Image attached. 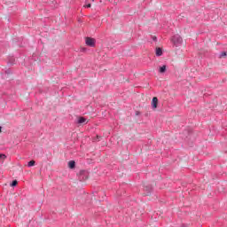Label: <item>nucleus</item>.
<instances>
[{
  "label": "nucleus",
  "instance_id": "obj_16",
  "mask_svg": "<svg viewBox=\"0 0 227 227\" xmlns=\"http://www.w3.org/2000/svg\"><path fill=\"white\" fill-rule=\"evenodd\" d=\"M1 130H3V127L0 126V132H1Z\"/></svg>",
  "mask_w": 227,
  "mask_h": 227
},
{
  "label": "nucleus",
  "instance_id": "obj_15",
  "mask_svg": "<svg viewBox=\"0 0 227 227\" xmlns=\"http://www.w3.org/2000/svg\"><path fill=\"white\" fill-rule=\"evenodd\" d=\"M88 179V176H85V178L84 177H82V180H87Z\"/></svg>",
  "mask_w": 227,
  "mask_h": 227
},
{
  "label": "nucleus",
  "instance_id": "obj_8",
  "mask_svg": "<svg viewBox=\"0 0 227 227\" xmlns=\"http://www.w3.org/2000/svg\"><path fill=\"white\" fill-rule=\"evenodd\" d=\"M35 164H36V162L35 160H30L27 164L28 168H33V166H35Z\"/></svg>",
  "mask_w": 227,
  "mask_h": 227
},
{
  "label": "nucleus",
  "instance_id": "obj_11",
  "mask_svg": "<svg viewBox=\"0 0 227 227\" xmlns=\"http://www.w3.org/2000/svg\"><path fill=\"white\" fill-rule=\"evenodd\" d=\"M224 56H226V52L223 51L222 53H220V58H224Z\"/></svg>",
  "mask_w": 227,
  "mask_h": 227
},
{
  "label": "nucleus",
  "instance_id": "obj_4",
  "mask_svg": "<svg viewBox=\"0 0 227 227\" xmlns=\"http://www.w3.org/2000/svg\"><path fill=\"white\" fill-rule=\"evenodd\" d=\"M158 104H159V98H157V97L153 98V102H152L153 109H157Z\"/></svg>",
  "mask_w": 227,
  "mask_h": 227
},
{
  "label": "nucleus",
  "instance_id": "obj_14",
  "mask_svg": "<svg viewBox=\"0 0 227 227\" xmlns=\"http://www.w3.org/2000/svg\"><path fill=\"white\" fill-rule=\"evenodd\" d=\"M153 40L154 41V42H157V38L154 36V37H153Z\"/></svg>",
  "mask_w": 227,
  "mask_h": 227
},
{
  "label": "nucleus",
  "instance_id": "obj_10",
  "mask_svg": "<svg viewBox=\"0 0 227 227\" xmlns=\"http://www.w3.org/2000/svg\"><path fill=\"white\" fill-rule=\"evenodd\" d=\"M17 184H18L17 180H13L11 184V187H17Z\"/></svg>",
  "mask_w": 227,
  "mask_h": 227
},
{
  "label": "nucleus",
  "instance_id": "obj_3",
  "mask_svg": "<svg viewBox=\"0 0 227 227\" xmlns=\"http://www.w3.org/2000/svg\"><path fill=\"white\" fill-rule=\"evenodd\" d=\"M152 191H153V188L152 185L147 184L145 186V196H150L152 194Z\"/></svg>",
  "mask_w": 227,
  "mask_h": 227
},
{
  "label": "nucleus",
  "instance_id": "obj_6",
  "mask_svg": "<svg viewBox=\"0 0 227 227\" xmlns=\"http://www.w3.org/2000/svg\"><path fill=\"white\" fill-rule=\"evenodd\" d=\"M68 168H70V169H74V168H75V161L74 160H70L68 162Z\"/></svg>",
  "mask_w": 227,
  "mask_h": 227
},
{
  "label": "nucleus",
  "instance_id": "obj_18",
  "mask_svg": "<svg viewBox=\"0 0 227 227\" xmlns=\"http://www.w3.org/2000/svg\"><path fill=\"white\" fill-rule=\"evenodd\" d=\"M137 115H139V112H137Z\"/></svg>",
  "mask_w": 227,
  "mask_h": 227
},
{
  "label": "nucleus",
  "instance_id": "obj_5",
  "mask_svg": "<svg viewBox=\"0 0 227 227\" xmlns=\"http://www.w3.org/2000/svg\"><path fill=\"white\" fill-rule=\"evenodd\" d=\"M77 123H78L79 125H81V124H82V123H86V118H84V117H79V118H78V121H77Z\"/></svg>",
  "mask_w": 227,
  "mask_h": 227
},
{
  "label": "nucleus",
  "instance_id": "obj_19",
  "mask_svg": "<svg viewBox=\"0 0 227 227\" xmlns=\"http://www.w3.org/2000/svg\"><path fill=\"white\" fill-rule=\"evenodd\" d=\"M81 176H82V174H81Z\"/></svg>",
  "mask_w": 227,
  "mask_h": 227
},
{
  "label": "nucleus",
  "instance_id": "obj_7",
  "mask_svg": "<svg viewBox=\"0 0 227 227\" xmlns=\"http://www.w3.org/2000/svg\"><path fill=\"white\" fill-rule=\"evenodd\" d=\"M156 56H162V48H156Z\"/></svg>",
  "mask_w": 227,
  "mask_h": 227
},
{
  "label": "nucleus",
  "instance_id": "obj_13",
  "mask_svg": "<svg viewBox=\"0 0 227 227\" xmlns=\"http://www.w3.org/2000/svg\"><path fill=\"white\" fill-rule=\"evenodd\" d=\"M85 8H91V4H88L87 5H85Z\"/></svg>",
  "mask_w": 227,
  "mask_h": 227
},
{
  "label": "nucleus",
  "instance_id": "obj_12",
  "mask_svg": "<svg viewBox=\"0 0 227 227\" xmlns=\"http://www.w3.org/2000/svg\"><path fill=\"white\" fill-rule=\"evenodd\" d=\"M0 159H6V155L0 153Z\"/></svg>",
  "mask_w": 227,
  "mask_h": 227
},
{
  "label": "nucleus",
  "instance_id": "obj_2",
  "mask_svg": "<svg viewBox=\"0 0 227 227\" xmlns=\"http://www.w3.org/2000/svg\"><path fill=\"white\" fill-rule=\"evenodd\" d=\"M85 43H86V45H88V47H94L95 46V39H93L91 37H87Z\"/></svg>",
  "mask_w": 227,
  "mask_h": 227
},
{
  "label": "nucleus",
  "instance_id": "obj_1",
  "mask_svg": "<svg viewBox=\"0 0 227 227\" xmlns=\"http://www.w3.org/2000/svg\"><path fill=\"white\" fill-rule=\"evenodd\" d=\"M171 42L172 43H174L176 47H178L182 45V42H183L182 36H180V35H176L171 38Z\"/></svg>",
  "mask_w": 227,
  "mask_h": 227
},
{
  "label": "nucleus",
  "instance_id": "obj_17",
  "mask_svg": "<svg viewBox=\"0 0 227 227\" xmlns=\"http://www.w3.org/2000/svg\"><path fill=\"white\" fill-rule=\"evenodd\" d=\"M10 63H11V65H13V62H12V60H10Z\"/></svg>",
  "mask_w": 227,
  "mask_h": 227
},
{
  "label": "nucleus",
  "instance_id": "obj_20",
  "mask_svg": "<svg viewBox=\"0 0 227 227\" xmlns=\"http://www.w3.org/2000/svg\"><path fill=\"white\" fill-rule=\"evenodd\" d=\"M92 2L95 1V0H91Z\"/></svg>",
  "mask_w": 227,
  "mask_h": 227
},
{
  "label": "nucleus",
  "instance_id": "obj_9",
  "mask_svg": "<svg viewBox=\"0 0 227 227\" xmlns=\"http://www.w3.org/2000/svg\"><path fill=\"white\" fill-rule=\"evenodd\" d=\"M166 72V66H162L160 67V74H164Z\"/></svg>",
  "mask_w": 227,
  "mask_h": 227
}]
</instances>
